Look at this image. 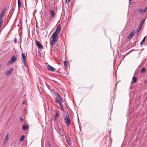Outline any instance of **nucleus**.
<instances>
[{
    "label": "nucleus",
    "instance_id": "1",
    "mask_svg": "<svg viewBox=\"0 0 147 147\" xmlns=\"http://www.w3.org/2000/svg\"><path fill=\"white\" fill-rule=\"evenodd\" d=\"M17 59V56H13L11 57L10 60L8 61L7 63V65H9L14 62Z\"/></svg>",
    "mask_w": 147,
    "mask_h": 147
},
{
    "label": "nucleus",
    "instance_id": "2",
    "mask_svg": "<svg viewBox=\"0 0 147 147\" xmlns=\"http://www.w3.org/2000/svg\"><path fill=\"white\" fill-rule=\"evenodd\" d=\"M65 119V120L67 126H68L70 124V120L69 116L68 115H66Z\"/></svg>",
    "mask_w": 147,
    "mask_h": 147
},
{
    "label": "nucleus",
    "instance_id": "3",
    "mask_svg": "<svg viewBox=\"0 0 147 147\" xmlns=\"http://www.w3.org/2000/svg\"><path fill=\"white\" fill-rule=\"evenodd\" d=\"M53 39L51 42H50V45L51 48L53 47V45L55 44L58 40V38L52 37Z\"/></svg>",
    "mask_w": 147,
    "mask_h": 147
},
{
    "label": "nucleus",
    "instance_id": "4",
    "mask_svg": "<svg viewBox=\"0 0 147 147\" xmlns=\"http://www.w3.org/2000/svg\"><path fill=\"white\" fill-rule=\"evenodd\" d=\"M36 45L40 49H43V47L39 41L35 40Z\"/></svg>",
    "mask_w": 147,
    "mask_h": 147
},
{
    "label": "nucleus",
    "instance_id": "5",
    "mask_svg": "<svg viewBox=\"0 0 147 147\" xmlns=\"http://www.w3.org/2000/svg\"><path fill=\"white\" fill-rule=\"evenodd\" d=\"M22 57L23 60V62L24 64V65H26V54L24 53H22Z\"/></svg>",
    "mask_w": 147,
    "mask_h": 147
},
{
    "label": "nucleus",
    "instance_id": "6",
    "mask_svg": "<svg viewBox=\"0 0 147 147\" xmlns=\"http://www.w3.org/2000/svg\"><path fill=\"white\" fill-rule=\"evenodd\" d=\"M47 68L49 70L51 71H54L55 70V69L54 67H53L52 66H51L49 65H47Z\"/></svg>",
    "mask_w": 147,
    "mask_h": 147
},
{
    "label": "nucleus",
    "instance_id": "7",
    "mask_svg": "<svg viewBox=\"0 0 147 147\" xmlns=\"http://www.w3.org/2000/svg\"><path fill=\"white\" fill-rule=\"evenodd\" d=\"M61 31V26L60 24H59L57 27L56 30V31L55 32L59 34L60 31Z\"/></svg>",
    "mask_w": 147,
    "mask_h": 147
},
{
    "label": "nucleus",
    "instance_id": "8",
    "mask_svg": "<svg viewBox=\"0 0 147 147\" xmlns=\"http://www.w3.org/2000/svg\"><path fill=\"white\" fill-rule=\"evenodd\" d=\"M59 34H58L57 33H56V32H54L52 35L51 37H53V38H58L57 36Z\"/></svg>",
    "mask_w": 147,
    "mask_h": 147
},
{
    "label": "nucleus",
    "instance_id": "9",
    "mask_svg": "<svg viewBox=\"0 0 147 147\" xmlns=\"http://www.w3.org/2000/svg\"><path fill=\"white\" fill-rule=\"evenodd\" d=\"M59 111H56L55 117V120H56L57 119V117H58L59 116Z\"/></svg>",
    "mask_w": 147,
    "mask_h": 147
},
{
    "label": "nucleus",
    "instance_id": "10",
    "mask_svg": "<svg viewBox=\"0 0 147 147\" xmlns=\"http://www.w3.org/2000/svg\"><path fill=\"white\" fill-rule=\"evenodd\" d=\"M55 101L56 102H57V103H58L59 104V105L60 106V107H61V102H60V101H59V99H58V98L55 97Z\"/></svg>",
    "mask_w": 147,
    "mask_h": 147
},
{
    "label": "nucleus",
    "instance_id": "11",
    "mask_svg": "<svg viewBox=\"0 0 147 147\" xmlns=\"http://www.w3.org/2000/svg\"><path fill=\"white\" fill-rule=\"evenodd\" d=\"M28 127V126L27 125H26V124L25 125L22 126V129L23 130H26L27 129Z\"/></svg>",
    "mask_w": 147,
    "mask_h": 147
},
{
    "label": "nucleus",
    "instance_id": "12",
    "mask_svg": "<svg viewBox=\"0 0 147 147\" xmlns=\"http://www.w3.org/2000/svg\"><path fill=\"white\" fill-rule=\"evenodd\" d=\"M50 13L52 17H53L55 16V14L54 11L53 10H52L51 11Z\"/></svg>",
    "mask_w": 147,
    "mask_h": 147
},
{
    "label": "nucleus",
    "instance_id": "13",
    "mask_svg": "<svg viewBox=\"0 0 147 147\" xmlns=\"http://www.w3.org/2000/svg\"><path fill=\"white\" fill-rule=\"evenodd\" d=\"M137 11L139 12H140L142 13H144V12H145L144 10H143L142 9H138L137 10Z\"/></svg>",
    "mask_w": 147,
    "mask_h": 147
},
{
    "label": "nucleus",
    "instance_id": "14",
    "mask_svg": "<svg viewBox=\"0 0 147 147\" xmlns=\"http://www.w3.org/2000/svg\"><path fill=\"white\" fill-rule=\"evenodd\" d=\"M136 80L137 79L136 77L135 76L133 77L132 79V82L133 83H135L136 82Z\"/></svg>",
    "mask_w": 147,
    "mask_h": 147
},
{
    "label": "nucleus",
    "instance_id": "15",
    "mask_svg": "<svg viewBox=\"0 0 147 147\" xmlns=\"http://www.w3.org/2000/svg\"><path fill=\"white\" fill-rule=\"evenodd\" d=\"M134 34V32H131L130 34V35L128 36V38L129 39H130L132 37V36Z\"/></svg>",
    "mask_w": 147,
    "mask_h": 147
},
{
    "label": "nucleus",
    "instance_id": "16",
    "mask_svg": "<svg viewBox=\"0 0 147 147\" xmlns=\"http://www.w3.org/2000/svg\"><path fill=\"white\" fill-rule=\"evenodd\" d=\"M25 136L24 135H23L20 139V141H23L24 138Z\"/></svg>",
    "mask_w": 147,
    "mask_h": 147
},
{
    "label": "nucleus",
    "instance_id": "17",
    "mask_svg": "<svg viewBox=\"0 0 147 147\" xmlns=\"http://www.w3.org/2000/svg\"><path fill=\"white\" fill-rule=\"evenodd\" d=\"M145 21V19L142 20V22L140 23V24H139L140 25V26H142V24H143Z\"/></svg>",
    "mask_w": 147,
    "mask_h": 147
},
{
    "label": "nucleus",
    "instance_id": "18",
    "mask_svg": "<svg viewBox=\"0 0 147 147\" xmlns=\"http://www.w3.org/2000/svg\"><path fill=\"white\" fill-rule=\"evenodd\" d=\"M9 136V133H7L5 137V140L6 141H7L8 138V136Z\"/></svg>",
    "mask_w": 147,
    "mask_h": 147
},
{
    "label": "nucleus",
    "instance_id": "19",
    "mask_svg": "<svg viewBox=\"0 0 147 147\" xmlns=\"http://www.w3.org/2000/svg\"><path fill=\"white\" fill-rule=\"evenodd\" d=\"M18 5L19 8L21 6V2L20 0H18Z\"/></svg>",
    "mask_w": 147,
    "mask_h": 147
},
{
    "label": "nucleus",
    "instance_id": "20",
    "mask_svg": "<svg viewBox=\"0 0 147 147\" xmlns=\"http://www.w3.org/2000/svg\"><path fill=\"white\" fill-rule=\"evenodd\" d=\"M66 140L67 141V143L69 145H70L71 144V142L70 140L69 139H68L67 138Z\"/></svg>",
    "mask_w": 147,
    "mask_h": 147
},
{
    "label": "nucleus",
    "instance_id": "21",
    "mask_svg": "<svg viewBox=\"0 0 147 147\" xmlns=\"http://www.w3.org/2000/svg\"><path fill=\"white\" fill-rule=\"evenodd\" d=\"M146 70V69L144 67H143L142 69L141 70V71L142 73L144 72Z\"/></svg>",
    "mask_w": 147,
    "mask_h": 147
},
{
    "label": "nucleus",
    "instance_id": "22",
    "mask_svg": "<svg viewBox=\"0 0 147 147\" xmlns=\"http://www.w3.org/2000/svg\"><path fill=\"white\" fill-rule=\"evenodd\" d=\"M13 69L11 68L8 71L6 74H10L11 73V71Z\"/></svg>",
    "mask_w": 147,
    "mask_h": 147
},
{
    "label": "nucleus",
    "instance_id": "23",
    "mask_svg": "<svg viewBox=\"0 0 147 147\" xmlns=\"http://www.w3.org/2000/svg\"><path fill=\"white\" fill-rule=\"evenodd\" d=\"M146 38V36H145L144 38L141 41V44H143L144 43V41L145 40V38Z\"/></svg>",
    "mask_w": 147,
    "mask_h": 147
},
{
    "label": "nucleus",
    "instance_id": "24",
    "mask_svg": "<svg viewBox=\"0 0 147 147\" xmlns=\"http://www.w3.org/2000/svg\"><path fill=\"white\" fill-rule=\"evenodd\" d=\"M63 63H64V66L65 67H67V62L66 61H64Z\"/></svg>",
    "mask_w": 147,
    "mask_h": 147
},
{
    "label": "nucleus",
    "instance_id": "25",
    "mask_svg": "<svg viewBox=\"0 0 147 147\" xmlns=\"http://www.w3.org/2000/svg\"><path fill=\"white\" fill-rule=\"evenodd\" d=\"M58 99H59V101L61 102H63V100L62 98H61V97L60 98H58Z\"/></svg>",
    "mask_w": 147,
    "mask_h": 147
},
{
    "label": "nucleus",
    "instance_id": "26",
    "mask_svg": "<svg viewBox=\"0 0 147 147\" xmlns=\"http://www.w3.org/2000/svg\"><path fill=\"white\" fill-rule=\"evenodd\" d=\"M142 26H140L138 27V28L137 29V31L138 32H139Z\"/></svg>",
    "mask_w": 147,
    "mask_h": 147
},
{
    "label": "nucleus",
    "instance_id": "27",
    "mask_svg": "<svg viewBox=\"0 0 147 147\" xmlns=\"http://www.w3.org/2000/svg\"><path fill=\"white\" fill-rule=\"evenodd\" d=\"M13 41L16 44L17 43V38L16 37L14 38V39Z\"/></svg>",
    "mask_w": 147,
    "mask_h": 147
},
{
    "label": "nucleus",
    "instance_id": "28",
    "mask_svg": "<svg viewBox=\"0 0 147 147\" xmlns=\"http://www.w3.org/2000/svg\"><path fill=\"white\" fill-rule=\"evenodd\" d=\"M56 95H57V98H60V97H61V96H60V95H59V94L58 93H57V94H56Z\"/></svg>",
    "mask_w": 147,
    "mask_h": 147
},
{
    "label": "nucleus",
    "instance_id": "29",
    "mask_svg": "<svg viewBox=\"0 0 147 147\" xmlns=\"http://www.w3.org/2000/svg\"><path fill=\"white\" fill-rule=\"evenodd\" d=\"M5 10H6V8H3L2 9L1 12H3V13H4L5 11Z\"/></svg>",
    "mask_w": 147,
    "mask_h": 147
},
{
    "label": "nucleus",
    "instance_id": "30",
    "mask_svg": "<svg viewBox=\"0 0 147 147\" xmlns=\"http://www.w3.org/2000/svg\"><path fill=\"white\" fill-rule=\"evenodd\" d=\"M20 122H22L23 120V118L22 117H20Z\"/></svg>",
    "mask_w": 147,
    "mask_h": 147
},
{
    "label": "nucleus",
    "instance_id": "31",
    "mask_svg": "<svg viewBox=\"0 0 147 147\" xmlns=\"http://www.w3.org/2000/svg\"><path fill=\"white\" fill-rule=\"evenodd\" d=\"M70 0H66V2L67 4L69 3Z\"/></svg>",
    "mask_w": 147,
    "mask_h": 147
},
{
    "label": "nucleus",
    "instance_id": "32",
    "mask_svg": "<svg viewBox=\"0 0 147 147\" xmlns=\"http://www.w3.org/2000/svg\"><path fill=\"white\" fill-rule=\"evenodd\" d=\"M65 11L64 9H63V8H62V14L63 13L64 14L65 12Z\"/></svg>",
    "mask_w": 147,
    "mask_h": 147
},
{
    "label": "nucleus",
    "instance_id": "33",
    "mask_svg": "<svg viewBox=\"0 0 147 147\" xmlns=\"http://www.w3.org/2000/svg\"><path fill=\"white\" fill-rule=\"evenodd\" d=\"M3 18H0V22H2L3 23V20H2Z\"/></svg>",
    "mask_w": 147,
    "mask_h": 147
},
{
    "label": "nucleus",
    "instance_id": "34",
    "mask_svg": "<svg viewBox=\"0 0 147 147\" xmlns=\"http://www.w3.org/2000/svg\"><path fill=\"white\" fill-rule=\"evenodd\" d=\"M144 10L146 12V11H147V7H146L144 9Z\"/></svg>",
    "mask_w": 147,
    "mask_h": 147
},
{
    "label": "nucleus",
    "instance_id": "35",
    "mask_svg": "<svg viewBox=\"0 0 147 147\" xmlns=\"http://www.w3.org/2000/svg\"><path fill=\"white\" fill-rule=\"evenodd\" d=\"M2 24H3V22H0V28L1 27V26L2 25Z\"/></svg>",
    "mask_w": 147,
    "mask_h": 147
},
{
    "label": "nucleus",
    "instance_id": "36",
    "mask_svg": "<svg viewBox=\"0 0 147 147\" xmlns=\"http://www.w3.org/2000/svg\"><path fill=\"white\" fill-rule=\"evenodd\" d=\"M0 18H3V16H2V15H1V14H0Z\"/></svg>",
    "mask_w": 147,
    "mask_h": 147
},
{
    "label": "nucleus",
    "instance_id": "37",
    "mask_svg": "<svg viewBox=\"0 0 147 147\" xmlns=\"http://www.w3.org/2000/svg\"><path fill=\"white\" fill-rule=\"evenodd\" d=\"M0 14L3 16L4 14V13L1 12Z\"/></svg>",
    "mask_w": 147,
    "mask_h": 147
},
{
    "label": "nucleus",
    "instance_id": "38",
    "mask_svg": "<svg viewBox=\"0 0 147 147\" xmlns=\"http://www.w3.org/2000/svg\"><path fill=\"white\" fill-rule=\"evenodd\" d=\"M7 141H6V140H5L4 141V143H6V142H7Z\"/></svg>",
    "mask_w": 147,
    "mask_h": 147
},
{
    "label": "nucleus",
    "instance_id": "39",
    "mask_svg": "<svg viewBox=\"0 0 147 147\" xmlns=\"http://www.w3.org/2000/svg\"><path fill=\"white\" fill-rule=\"evenodd\" d=\"M23 103L24 104H25V101H24V102H23Z\"/></svg>",
    "mask_w": 147,
    "mask_h": 147
},
{
    "label": "nucleus",
    "instance_id": "40",
    "mask_svg": "<svg viewBox=\"0 0 147 147\" xmlns=\"http://www.w3.org/2000/svg\"><path fill=\"white\" fill-rule=\"evenodd\" d=\"M129 1H132V0H129Z\"/></svg>",
    "mask_w": 147,
    "mask_h": 147
},
{
    "label": "nucleus",
    "instance_id": "41",
    "mask_svg": "<svg viewBox=\"0 0 147 147\" xmlns=\"http://www.w3.org/2000/svg\"><path fill=\"white\" fill-rule=\"evenodd\" d=\"M57 72H58V71H57Z\"/></svg>",
    "mask_w": 147,
    "mask_h": 147
}]
</instances>
